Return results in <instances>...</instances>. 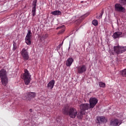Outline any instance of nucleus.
<instances>
[{
  "label": "nucleus",
  "mask_w": 126,
  "mask_h": 126,
  "mask_svg": "<svg viewBox=\"0 0 126 126\" xmlns=\"http://www.w3.org/2000/svg\"><path fill=\"white\" fill-rule=\"evenodd\" d=\"M62 112L63 114L69 116L71 119H75L77 116L78 119H79V120H82L84 113L82 110H80V112L77 114V111L75 108L73 107L69 108L67 106L63 107Z\"/></svg>",
  "instance_id": "f257e3e1"
},
{
  "label": "nucleus",
  "mask_w": 126,
  "mask_h": 126,
  "mask_svg": "<svg viewBox=\"0 0 126 126\" xmlns=\"http://www.w3.org/2000/svg\"><path fill=\"white\" fill-rule=\"evenodd\" d=\"M113 51L110 50L109 53L110 55H120V54H123V53H125L126 52V46H114L113 47Z\"/></svg>",
  "instance_id": "f03ea898"
},
{
  "label": "nucleus",
  "mask_w": 126,
  "mask_h": 126,
  "mask_svg": "<svg viewBox=\"0 0 126 126\" xmlns=\"http://www.w3.org/2000/svg\"><path fill=\"white\" fill-rule=\"evenodd\" d=\"M0 77L1 78V82L4 86H6L8 82L7 76L6 75V70L4 69H1L0 70Z\"/></svg>",
  "instance_id": "7ed1b4c3"
},
{
  "label": "nucleus",
  "mask_w": 126,
  "mask_h": 126,
  "mask_svg": "<svg viewBox=\"0 0 126 126\" xmlns=\"http://www.w3.org/2000/svg\"><path fill=\"white\" fill-rule=\"evenodd\" d=\"M22 78L26 85H28L30 83L31 81V75H30L29 71L27 69H25L24 70Z\"/></svg>",
  "instance_id": "20e7f679"
},
{
  "label": "nucleus",
  "mask_w": 126,
  "mask_h": 126,
  "mask_svg": "<svg viewBox=\"0 0 126 126\" xmlns=\"http://www.w3.org/2000/svg\"><path fill=\"white\" fill-rule=\"evenodd\" d=\"M31 37H32V32L30 30H28V33L25 37V42L27 45H31Z\"/></svg>",
  "instance_id": "39448f33"
},
{
  "label": "nucleus",
  "mask_w": 126,
  "mask_h": 126,
  "mask_svg": "<svg viewBox=\"0 0 126 126\" xmlns=\"http://www.w3.org/2000/svg\"><path fill=\"white\" fill-rule=\"evenodd\" d=\"M89 102L90 109H93L98 103V99L95 97H91Z\"/></svg>",
  "instance_id": "423d86ee"
},
{
  "label": "nucleus",
  "mask_w": 126,
  "mask_h": 126,
  "mask_svg": "<svg viewBox=\"0 0 126 126\" xmlns=\"http://www.w3.org/2000/svg\"><path fill=\"white\" fill-rule=\"evenodd\" d=\"M21 55L24 61H28L29 60V54H28V51L26 50V49L23 48L21 52Z\"/></svg>",
  "instance_id": "0eeeda50"
},
{
  "label": "nucleus",
  "mask_w": 126,
  "mask_h": 126,
  "mask_svg": "<svg viewBox=\"0 0 126 126\" xmlns=\"http://www.w3.org/2000/svg\"><path fill=\"white\" fill-rule=\"evenodd\" d=\"M86 65H81L77 67V72L80 74H82V73L85 72V71H86Z\"/></svg>",
  "instance_id": "6e6552de"
},
{
  "label": "nucleus",
  "mask_w": 126,
  "mask_h": 126,
  "mask_svg": "<svg viewBox=\"0 0 126 126\" xmlns=\"http://www.w3.org/2000/svg\"><path fill=\"white\" fill-rule=\"evenodd\" d=\"M114 10L115 11H118L119 12H124L126 10L125 8L122 7V5L119 3L115 4Z\"/></svg>",
  "instance_id": "1a4fd4ad"
},
{
  "label": "nucleus",
  "mask_w": 126,
  "mask_h": 126,
  "mask_svg": "<svg viewBox=\"0 0 126 126\" xmlns=\"http://www.w3.org/2000/svg\"><path fill=\"white\" fill-rule=\"evenodd\" d=\"M110 124L112 126H119L120 125H122V122L119 119H113L110 121Z\"/></svg>",
  "instance_id": "9d476101"
},
{
  "label": "nucleus",
  "mask_w": 126,
  "mask_h": 126,
  "mask_svg": "<svg viewBox=\"0 0 126 126\" xmlns=\"http://www.w3.org/2000/svg\"><path fill=\"white\" fill-rule=\"evenodd\" d=\"M80 109L81 111L84 112V111H87L90 109V105L88 103H83L80 105Z\"/></svg>",
  "instance_id": "9b49d317"
},
{
  "label": "nucleus",
  "mask_w": 126,
  "mask_h": 126,
  "mask_svg": "<svg viewBox=\"0 0 126 126\" xmlns=\"http://www.w3.org/2000/svg\"><path fill=\"white\" fill-rule=\"evenodd\" d=\"M88 15H89V13H87L84 14V15L81 16L79 18V20H77V21H75V23L78 25L80 24V23H81V22L82 21V20H83V19H84L86 17H87V16H88Z\"/></svg>",
  "instance_id": "f8f14e48"
},
{
  "label": "nucleus",
  "mask_w": 126,
  "mask_h": 126,
  "mask_svg": "<svg viewBox=\"0 0 126 126\" xmlns=\"http://www.w3.org/2000/svg\"><path fill=\"white\" fill-rule=\"evenodd\" d=\"M36 96V93H32L30 92L28 94V98H26L27 100H29L30 101L32 98H35Z\"/></svg>",
  "instance_id": "ddd939ff"
},
{
  "label": "nucleus",
  "mask_w": 126,
  "mask_h": 126,
  "mask_svg": "<svg viewBox=\"0 0 126 126\" xmlns=\"http://www.w3.org/2000/svg\"><path fill=\"white\" fill-rule=\"evenodd\" d=\"M56 29L57 30H59V29H61V30L58 32V34H60L62 35V34H63L64 31H65V27L63 25L60 27H57Z\"/></svg>",
  "instance_id": "4468645a"
},
{
  "label": "nucleus",
  "mask_w": 126,
  "mask_h": 126,
  "mask_svg": "<svg viewBox=\"0 0 126 126\" xmlns=\"http://www.w3.org/2000/svg\"><path fill=\"white\" fill-rule=\"evenodd\" d=\"M97 121H98V123H107V119L105 117L99 116L97 118Z\"/></svg>",
  "instance_id": "2eb2a0df"
},
{
  "label": "nucleus",
  "mask_w": 126,
  "mask_h": 126,
  "mask_svg": "<svg viewBox=\"0 0 126 126\" xmlns=\"http://www.w3.org/2000/svg\"><path fill=\"white\" fill-rule=\"evenodd\" d=\"M122 34L123 32H116L113 34L112 37L114 39H117L118 38H120V36L122 35Z\"/></svg>",
  "instance_id": "dca6fc26"
},
{
  "label": "nucleus",
  "mask_w": 126,
  "mask_h": 126,
  "mask_svg": "<svg viewBox=\"0 0 126 126\" xmlns=\"http://www.w3.org/2000/svg\"><path fill=\"white\" fill-rule=\"evenodd\" d=\"M73 63V59L71 58H69L66 61V66H70Z\"/></svg>",
  "instance_id": "f3484780"
},
{
  "label": "nucleus",
  "mask_w": 126,
  "mask_h": 126,
  "mask_svg": "<svg viewBox=\"0 0 126 126\" xmlns=\"http://www.w3.org/2000/svg\"><path fill=\"white\" fill-rule=\"evenodd\" d=\"M55 85V80H52L47 85V87L48 88H51V89H53L54 88V86Z\"/></svg>",
  "instance_id": "a211bd4d"
},
{
  "label": "nucleus",
  "mask_w": 126,
  "mask_h": 126,
  "mask_svg": "<svg viewBox=\"0 0 126 126\" xmlns=\"http://www.w3.org/2000/svg\"><path fill=\"white\" fill-rule=\"evenodd\" d=\"M51 14H53V15H61L62 14V12L59 10H56L51 13Z\"/></svg>",
  "instance_id": "6ab92c4d"
},
{
  "label": "nucleus",
  "mask_w": 126,
  "mask_h": 126,
  "mask_svg": "<svg viewBox=\"0 0 126 126\" xmlns=\"http://www.w3.org/2000/svg\"><path fill=\"white\" fill-rule=\"evenodd\" d=\"M103 14H104V10L102 9L101 11L100 15L99 16H96V18L97 19H101L103 16Z\"/></svg>",
  "instance_id": "aec40b11"
},
{
  "label": "nucleus",
  "mask_w": 126,
  "mask_h": 126,
  "mask_svg": "<svg viewBox=\"0 0 126 126\" xmlns=\"http://www.w3.org/2000/svg\"><path fill=\"white\" fill-rule=\"evenodd\" d=\"M92 25H94V26H98V21L96 19L93 20Z\"/></svg>",
  "instance_id": "412c9836"
},
{
  "label": "nucleus",
  "mask_w": 126,
  "mask_h": 126,
  "mask_svg": "<svg viewBox=\"0 0 126 126\" xmlns=\"http://www.w3.org/2000/svg\"><path fill=\"white\" fill-rule=\"evenodd\" d=\"M121 75L124 77H126V69H124L121 72Z\"/></svg>",
  "instance_id": "4be33fe9"
},
{
  "label": "nucleus",
  "mask_w": 126,
  "mask_h": 126,
  "mask_svg": "<svg viewBox=\"0 0 126 126\" xmlns=\"http://www.w3.org/2000/svg\"><path fill=\"white\" fill-rule=\"evenodd\" d=\"M99 85L100 87H102V88H105V87H106V84L103 83L102 82H100L99 83Z\"/></svg>",
  "instance_id": "5701e85b"
},
{
  "label": "nucleus",
  "mask_w": 126,
  "mask_h": 126,
  "mask_svg": "<svg viewBox=\"0 0 126 126\" xmlns=\"http://www.w3.org/2000/svg\"><path fill=\"white\" fill-rule=\"evenodd\" d=\"M32 16H35V15H36V8L32 7Z\"/></svg>",
  "instance_id": "b1692460"
},
{
  "label": "nucleus",
  "mask_w": 126,
  "mask_h": 126,
  "mask_svg": "<svg viewBox=\"0 0 126 126\" xmlns=\"http://www.w3.org/2000/svg\"><path fill=\"white\" fill-rule=\"evenodd\" d=\"M37 0H33L32 1V6L33 8H36L37 6Z\"/></svg>",
  "instance_id": "393cba45"
},
{
  "label": "nucleus",
  "mask_w": 126,
  "mask_h": 126,
  "mask_svg": "<svg viewBox=\"0 0 126 126\" xmlns=\"http://www.w3.org/2000/svg\"><path fill=\"white\" fill-rule=\"evenodd\" d=\"M17 49V45H16V43L13 42V51H15Z\"/></svg>",
  "instance_id": "a878e982"
},
{
  "label": "nucleus",
  "mask_w": 126,
  "mask_h": 126,
  "mask_svg": "<svg viewBox=\"0 0 126 126\" xmlns=\"http://www.w3.org/2000/svg\"><path fill=\"white\" fill-rule=\"evenodd\" d=\"M42 39H47L48 38V33H45L43 34L42 37Z\"/></svg>",
  "instance_id": "bb28decb"
},
{
  "label": "nucleus",
  "mask_w": 126,
  "mask_h": 126,
  "mask_svg": "<svg viewBox=\"0 0 126 126\" xmlns=\"http://www.w3.org/2000/svg\"><path fill=\"white\" fill-rule=\"evenodd\" d=\"M121 3H123V4H126V0H121Z\"/></svg>",
  "instance_id": "cd10ccee"
},
{
  "label": "nucleus",
  "mask_w": 126,
  "mask_h": 126,
  "mask_svg": "<svg viewBox=\"0 0 126 126\" xmlns=\"http://www.w3.org/2000/svg\"><path fill=\"white\" fill-rule=\"evenodd\" d=\"M63 43H61V44H60V47H62V46H63Z\"/></svg>",
  "instance_id": "c85d7f7f"
},
{
  "label": "nucleus",
  "mask_w": 126,
  "mask_h": 126,
  "mask_svg": "<svg viewBox=\"0 0 126 126\" xmlns=\"http://www.w3.org/2000/svg\"><path fill=\"white\" fill-rule=\"evenodd\" d=\"M30 112H32V109H30Z\"/></svg>",
  "instance_id": "c756f323"
},
{
  "label": "nucleus",
  "mask_w": 126,
  "mask_h": 126,
  "mask_svg": "<svg viewBox=\"0 0 126 126\" xmlns=\"http://www.w3.org/2000/svg\"><path fill=\"white\" fill-rule=\"evenodd\" d=\"M123 35H126V33H123Z\"/></svg>",
  "instance_id": "7c9ffc66"
}]
</instances>
